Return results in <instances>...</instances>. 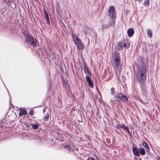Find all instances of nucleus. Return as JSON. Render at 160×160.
<instances>
[{
    "instance_id": "f257e3e1",
    "label": "nucleus",
    "mask_w": 160,
    "mask_h": 160,
    "mask_svg": "<svg viewBox=\"0 0 160 160\" xmlns=\"http://www.w3.org/2000/svg\"><path fill=\"white\" fill-rule=\"evenodd\" d=\"M137 62L138 68L136 72L137 82L138 83L145 82L147 72L146 59L143 57H139L137 58Z\"/></svg>"
},
{
    "instance_id": "f03ea898",
    "label": "nucleus",
    "mask_w": 160,
    "mask_h": 160,
    "mask_svg": "<svg viewBox=\"0 0 160 160\" xmlns=\"http://www.w3.org/2000/svg\"><path fill=\"white\" fill-rule=\"evenodd\" d=\"M108 16L110 19L109 22L108 23V26H113L115 24L116 18V14L114 6H110L109 7Z\"/></svg>"
},
{
    "instance_id": "7ed1b4c3",
    "label": "nucleus",
    "mask_w": 160,
    "mask_h": 160,
    "mask_svg": "<svg viewBox=\"0 0 160 160\" xmlns=\"http://www.w3.org/2000/svg\"><path fill=\"white\" fill-rule=\"evenodd\" d=\"M26 42L29 45L30 44L33 47L36 46L38 41L35 39H34L32 35L29 34L26 35Z\"/></svg>"
},
{
    "instance_id": "20e7f679",
    "label": "nucleus",
    "mask_w": 160,
    "mask_h": 160,
    "mask_svg": "<svg viewBox=\"0 0 160 160\" xmlns=\"http://www.w3.org/2000/svg\"><path fill=\"white\" fill-rule=\"evenodd\" d=\"M140 86L141 92V93L143 96H147V87L145 82L138 83Z\"/></svg>"
},
{
    "instance_id": "39448f33",
    "label": "nucleus",
    "mask_w": 160,
    "mask_h": 160,
    "mask_svg": "<svg viewBox=\"0 0 160 160\" xmlns=\"http://www.w3.org/2000/svg\"><path fill=\"white\" fill-rule=\"evenodd\" d=\"M126 44L124 42L119 41L117 43L116 48H114V50L117 51L122 50L123 49L125 48L126 47Z\"/></svg>"
},
{
    "instance_id": "423d86ee",
    "label": "nucleus",
    "mask_w": 160,
    "mask_h": 160,
    "mask_svg": "<svg viewBox=\"0 0 160 160\" xmlns=\"http://www.w3.org/2000/svg\"><path fill=\"white\" fill-rule=\"evenodd\" d=\"M113 51V52L112 53V61L121 60L120 53L115 50Z\"/></svg>"
},
{
    "instance_id": "0eeeda50",
    "label": "nucleus",
    "mask_w": 160,
    "mask_h": 160,
    "mask_svg": "<svg viewBox=\"0 0 160 160\" xmlns=\"http://www.w3.org/2000/svg\"><path fill=\"white\" fill-rule=\"evenodd\" d=\"M113 62V67L116 69L120 68L122 66L121 60L112 61Z\"/></svg>"
},
{
    "instance_id": "6e6552de",
    "label": "nucleus",
    "mask_w": 160,
    "mask_h": 160,
    "mask_svg": "<svg viewBox=\"0 0 160 160\" xmlns=\"http://www.w3.org/2000/svg\"><path fill=\"white\" fill-rule=\"evenodd\" d=\"M86 81L88 83L89 86L92 88H93V83L92 82V80L90 77L88 76H86Z\"/></svg>"
},
{
    "instance_id": "1a4fd4ad",
    "label": "nucleus",
    "mask_w": 160,
    "mask_h": 160,
    "mask_svg": "<svg viewBox=\"0 0 160 160\" xmlns=\"http://www.w3.org/2000/svg\"><path fill=\"white\" fill-rule=\"evenodd\" d=\"M132 150L134 155L137 157L139 156L140 154L139 152V149H138L137 148L135 147H133Z\"/></svg>"
},
{
    "instance_id": "9d476101",
    "label": "nucleus",
    "mask_w": 160,
    "mask_h": 160,
    "mask_svg": "<svg viewBox=\"0 0 160 160\" xmlns=\"http://www.w3.org/2000/svg\"><path fill=\"white\" fill-rule=\"evenodd\" d=\"M128 36L129 37H132L134 33V31L133 28L129 29L127 31Z\"/></svg>"
},
{
    "instance_id": "9b49d317",
    "label": "nucleus",
    "mask_w": 160,
    "mask_h": 160,
    "mask_svg": "<svg viewBox=\"0 0 160 160\" xmlns=\"http://www.w3.org/2000/svg\"><path fill=\"white\" fill-rule=\"evenodd\" d=\"M27 111L24 109L20 108L19 115L20 116H22V115H26L27 114Z\"/></svg>"
},
{
    "instance_id": "f8f14e48",
    "label": "nucleus",
    "mask_w": 160,
    "mask_h": 160,
    "mask_svg": "<svg viewBox=\"0 0 160 160\" xmlns=\"http://www.w3.org/2000/svg\"><path fill=\"white\" fill-rule=\"evenodd\" d=\"M76 44H77V46L79 49L82 50L84 48V45L82 42L79 43H77Z\"/></svg>"
},
{
    "instance_id": "ddd939ff",
    "label": "nucleus",
    "mask_w": 160,
    "mask_h": 160,
    "mask_svg": "<svg viewBox=\"0 0 160 160\" xmlns=\"http://www.w3.org/2000/svg\"><path fill=\"white\" fill-rule=\"evenodd\" d=\"M139 150L140 153L142 155H144L145 154V149L143 148L140 147L139 148Z\"/></svg>"
},
{
    "instance_id": "4468645a",
    "label": "nucleus",
    "mask_w": 160,
    "mask_h": 160,
    "mask_svg": "<svg viewBox=\"0 0 160 160\" xmlns=\"http://www.w3.org/2000/svg\"><path fill=\"white\" fill-rule=\"evenodd\" d=\"M142 145L143 146L146 148V151L148 152L149 151L150 149L148 144L146 142H144L143 143Z\"/></svg>"
},
{
    "instance_id": "2eb2a0df",
    "label": "nucleus",
    "mask_w": 160,
    "mask_h": 160,
    "mask_svg": "<svg viewBox=\"0 0 160 160\" xmlns=\"http://www.w3.org/2000/svg\"><path fill=\"white\" fill-rule=\"evenodd\" d=\"M122 101L123 102H127L128 100V98L127 96L125 95H123L121 96Z\"/></svg>"
},
{
    "instance_id": "dca6fc26",
    "label": "nucleus",
    "mask_w": 160,
    "mask_h": 160,
    "mask_svg": "<svg viewBox=\"0 0 160 160\" xmlns=\"http://www.w3.org/2000/svg\"><path fill=\"white\" fill-rule=\"evenodd\" d=\"M84 71L85 74L87 75H92L91 73L89 70V69L88 68H86V69H84Z\"/></svg>"
},
{
    "instance_id": "f3484780",
    "label": "nucleus",
    "mask_w": 160,
    "mask_h": 160,
    "mask_svg": "<svg viewBox=\"0 0 160 160\" xmlns=\"http://www.w3.org/2000/svg\"><path fill=\"white\" fill-rule=\"evenodd\" d=\"M56 12L58 14L60 15V13L62 12V11L61 8L59 7L58 6L56 7Z\"/></svg>"
},
{
    "instance_id": "a211bd4d",
    "label": "nucleus",
    "mask_w": 160,
    "mask_h": 160,
    "mask_svg": "<svg viewBox=\"0 0 160 160\" xmlns=\"http://www.w3.org/2000/svg\"><path fill=\"white\" fill-rule=\"evenodd\" d=\"M147 33L149 37L151 38L152 36V32L150 29H148L147 30Z\"/></svg>"
},
{
    "instance_id": "6ab92c4d",
    "label": "nucleus",
    "mask_w": 160,
    "mask_h": 160,
    "mask_svg": "<svg viewBox=\"0 0 160 160\" xmlns=\"http://www.w3.org/2000/svg\"><path fill=\"white\" fill-rule=\"evenodd\" d=\"M116 98L117 99H116V101H118V102H120L122 101L121 96H117L114 97V98Z\"/></svg>"
},
{
    "instance_id": "aec40b11",
    "label": "nucleus",
    "mask_w": 160,
    "mask_h": 160,
    "mask_svg": "<svg viewBox=\"0 0 160 160\" xmlns=\"http://www.w3.org/2000/svg\"><path fill=\"white\" fill-rule=\"evenodd\" d=\"M32 128L34 129H37L38 128V123L32 124Z\"/></svg>"
},
{
    "instance_id": "412c9836",
    "label": "nucleus",
    "mask_w": 160,
    "mask_h": 160,
    "mask_svg": "<svg viewBox=\"0 0 160 160\" xmlns=\"http://www.w3.org/2000/svg\"><path fill=\"white\" fill-rule=\"evenodd\" d=\"M115 93V89L113 87H112L111 89V93L113 95Z\"/></svg>"
},
{
    "instance_id": "4be33fe9",
    "label": "nucleus",
    "mask_w": 160,
    "mask_h": 160,
    "mask_svg": "<svg viewBox=\"0 0 160 160\" xmlns=\"http://www.w3.org/2000/svg\"><path fill=\"white\" fill-rule=\"evenodd\" d=\"M120 128H122L124 129H126V128H127L128 127L126 126L123 123H122L121 124H120L119 125Z\"/></svg>"
},
{
    "instance_id": "5701e85b",
    "label": "nucleus",
    "mask_w": 160,
    "mask_h": 160,
    "mask_svg": "<svg viewBox=\"0 0 160 160\" xmlns=\"http://www.w3.org/2000/svg\"><path fill=\"white\" fill-rule=\"evenodd\" d=\"M45 18L46 19V21L47 22V24H48V25H50V20H49V16H47L46 17H45Z\"/></svg>"
},
{
    "instance_id": "b1692460",
    "label": "nucleus",
    "mask_w": 160,
    "mask_h": 160,
    "mask_svg": "<svg viewBox=\"0 0 160 160\" xmlns=\"http://www.w3.org/2000/svg\"><path fill=\"white\" fill-rule=\"evenodd\" d=\"M49 115L48 113H47V115L45 116L44 119V120L47 121L48 120L49 118Z\"/></svg>"
},
{
    "instance_id": "393cba45",
    "label": "nucleus",
    "mask_w": 160,
    "mask_h": 160,
    "mask_svg": "<svg viewBox=\"0 0 160 160\" xmlns=\"http://www.w3.org/2000/svg\"><path fill=\"white\" fill-rule=\"evenodd\" d=\"M149 3V0H145L144 1V5L145 6H147Z\"/></svg>"
},
{
    "instance_id": "a878e982",
    "label": "nucleus",
    "mask_w": 160,
    "mask_h": 160,
    "mask_svg": "<svg viewBox=\"0 0 160 160\" xmlns=\"http://www.w3.org/2000/svg\"><path fill=\"white\" fill-rule=\"evenodd\" d=\"M78 37L76 36H72V38H73V41H74V42H75V44H76L77 43V42L76 41V38H78Z\"/></svg>"
},
{
    "instance_id": "bb28decb",
    "label": "nucleus",
    "mask_w": 160,
    "mask_h": 160,
    "mask_svg": "<svg viewBox=\"0 0 160 160\" xmlns=\"http://www.w3.org/2000/svg\"><path fill=\"white\" fill-rule=\"evenodd\" d=\"M64 148L66 149H68L70 150L71 148V147L69 145H65L64 147Z\"/></svg>"
},
{
    "instance_id": "cd10ccee",
    "label": "nucleus",
    "mask_w": 160,
    "mask_h": 160,
    "mask_svg": "<svg viewBox=\"0 0 160 160\" xmlns=\"http://www.w3.org/2000/svg\"><path fill=\"white\" fill-rule=\"evenodd\" d=\"M83 69L84 70V69H86V68H87L88 67H87V64L86 63V62H85L83 64Z\"/></svg>"
},
{
    "instance_id": "c85d7f7f",
    "label": "nucleus",
    "mask_w": 160,
    "mask_h": 160,
    "mask_svg": "<svg viewBox=\"0 0 160 160\" xmlns=\"http://www.w3.org/2000/svg\"><path fill=\"white\" fill-rule=\"evenodd\" d=\"M43 11L45 17L48 16L46 11L45 10V9H43Z\"/></svg>"
},
{
    "instance_id": "c756f323",
    "label": "nucleus",
    "mask_w": 160,
    "mask_h": 160,
    "mask_svg": "<svg viewBox=\"0 0 160 160\" xmlns=\"http://www.w3.org/2000/svg\"><path fill=\"white\" fill-rule=\"evenodd\" d=\"M29 113L30 115L32 116L34 114V112L33 110H30L29 111Z\"/></svg>"
},
{
    "instance_id": "7c9ffc66",
    "label": "nucleus",
    "mask_w": 160,
    "mask_h": 160,
    "mask_svg": "<svg viewBox=\"0 0 160 160\" xmlns=\"http://www.w3.org/2000/svg\"><path fill=\"white\" fill-rule=\"evenodd\" d=\"M125 130H126L128 132L129 135L131 136V134L129 131V128H128V127L126 128Z\"/></svg>"
},
{
    "instance_id": "2f4dec72",
    "label": "nucleus",
    "mask_w": 160,
    "mask_h": 160,
    "mask_svg": "<svg viewBox=\"0 0 160 160\" xmlns=\"http://www.w3.org/2000/svg\"><path fill=\"white\" fill-rule=\"evenodd\" d=\"M76 41L77 42V43H79L81 42V40L78 37L77 38Z\"/></svg>"
},
{
    "instance_id": "473e14b6",
    "label": "nucleus",
    "mask_w": 160,
    "mask_h": 160,
    "mask_svg": "<svg viewBox=\"0 0 160 160\" xmlns=\"http://www.w3.org/2000/svg\"><path fill=\"white\" fill-rule=\"evenodd\" d=\"M87 160H96L95 159L92 157H89Z\"/></svg>"
},
{
    "instance_id": "72a5a7b5",
    "label": "nucleus",
    "mask_w": 160,
    "mask_h": 160,
    "mask_svg": "<svg viewBox=\"0 0 160 160\" xmlns=\"http://www.w3.org/2000/svg\"><path fill=\"white\" fill-rule=\"evenodd\" d=\"M119 125H120V124H117L116 125V127L117 128H118V129H119V128L120 127Z\"/></svg>"
},
{
    "instance_id": "f704fd0d",
    "label": "nucleus",
    "mask_w": 160,
    "mask_h": 160,
    "mask_svg": "<svg viewBox=\"0 0 160 160\" xmlns=\"http://www.w3.org/2000/svg\"><path fill=\"white\" fill-rule=\"evenodd\" d=\"M25 125L27 127H29L30 126L29 124L28 123H27L26 124H25Z\"/></svg>"
},
{
    "instance_id": "c9c22d12",
    "label": "nucleus",
    "mask_w": 160,
    "mask_h": 160,
    "mask_svg": "<svg viewBox=\"0 0 160 160\" xmlns=\"http://www.w3.org/2000/svg\"><path fill=\"white\" fill-rule=\"evenodd\" d=\"M63 82L65 83V86L66 87L67 84H66V83H67V82L66 81H64Z\"/></svg>"
},
{
    "instance_id": "e433bc0d",
    "label": "nucleus",
    "mask_w": 160,
    "mask_h": 160,
    "mask_svg": "<svg viewBox=\"0 0 160 160\" xmlns=\"http://www.w3.org/2000/svg\"><path fill=\"white\" fill-rule=\"evenodd\" d=\"M103 24H102V25L103 26L102 27H103V28H105L106 27L103 26Z\"/></svg>"
},
{
    "instance_id": "4c0bfd02",
    "label": "nucleus",
    "mask_w": 160,
    "mask_h": 160,
    "mask_svg": "<svg viewBox=\"0 0 160 160\" xmlns=\"http://www.w3.org/2000/svg\"><path fill=\"white\" fill-rule=\"evenodd\" d=\"M140 101H141V102H142V103H143V102L142 101V99L140 100Z\"/></svg>"
},
{
    "instance_id": "58836bf2",
    "label": "nucleus",
    "mask_w": 160,
    "mask_h": 160,
    "mask_svg": "<svg viewBox=\"0 0 160 160\" xmlns=\"http://www.w3.org/2000/svg\"><path fill=\"white\" fill-rule=\"evenodd\" d=\"M45 109H44L43 110V113H44V112H45Z\"/></svg>"
}]
</instances>
